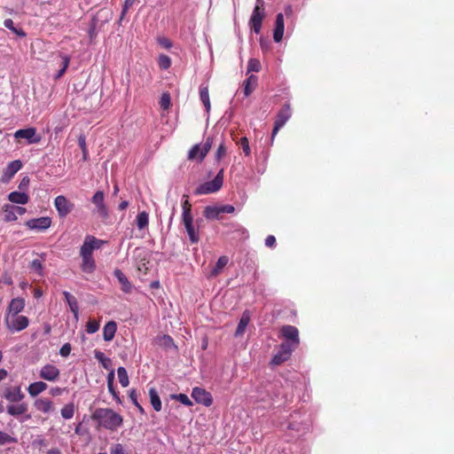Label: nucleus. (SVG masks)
<instances>
[{"label":"nucleus","instance_id":"nucleus-11","mask_svg":"<svg viewBox=\"0 0 454 454\" xmlns=\"http://www.w3.org/2000/svg\"><path fill=\"white\" fill-rule=\"evenodd\" d=\"M101 240L95 239L94 237L88 236L86 237L83 245L81 247V255L82 256H92V252L94 249L99 248Z\"/></svg>","mask_w":454,"mask_h":454},{"label":"nucleus","instance_id":"nucleus-47","mask_svg":"<svg viewBox=\"0 0 454 454\" xmlns=\"http://www.w3.org/2000/svg\"><path fill=\"white\" fill-rule=\"evenodd\" d=\"M226 152H227V148H226L224 143L221 142V144L219 145V146L217 148L216 153H215L216 160H222L225 156Z\"/></svg>","mask_w":454,"mask_h":454},{"label":"nucleus","instance_id":"nucleus-62","mask_svg":"<svg viewBox=\"0 0 454 454\" xmlns=\"http://www.w3.org/2000/svg\"><path fill=\"white\" fill-rule=\"evenodd\" d=\"M276 243V239L273 235H269L265 239V245L269 247H274Z\"/></svg>","mask_w":454,"mask_h":454},{"label":"nucleus","instance_id":"nucleus-59","mask_svg":"<svg viewBox=\"0 0 454 454\" xmlns=\"http://www.w3.org/2000/svg\"><path fill=\"white\" fill-rule=\"evenodd\" d=\"M15 137H24L28 139V129H19L15 132Z\"/></svg>","mask_w":454,"mask_h":454},{"label":"nucleus","instance_id":"nucleus-56","mask_svg":"<svg viewBox=\"0 0 454 454\" xmlns=\"http://www.w3.org/2000/svg\"><path fill=\"white\" fill-rule=\"evenodd\" d=\"M137 2V0H125L124 5H123V9H122V12H121V18L125 15L126 12L130 7H132Z\"/></svg>","mask_w":454,"mask_h":454},{"label":"nucleus","instance_id":"nucleus-38","mask_svg":"<svg viewBox=\"0 0 454 454\" xmlns=\"http://www.w3.org/2000/svg\"><path fill=\"white\" fill-rule=\"evenodd\" d=\"M43 259L42 257L35 258L30 262V271L34 270L39 276H43Z\"/></svg>","mask_w":454,"mask_h":454},{"label":"nucleus","instance_id":"nucleus-33","mask_svg":"<svg viewBox=\"0 0 454 454\" xmlns=\"http://www.w3.org/2000/svg\"><path fill=\"white\" fill-rule=\"evenodd\" d=\"M200 97L207 111L210 109L209 93L207 86L200 87Z\"/></svg>","mask_w":454,"mask_h":454},{"label":"nucleus","instance_id":"nucleus-13","mask_svg":"<svg viewBox=\"0 0 454 454\" xmlns=\"http://www.w3.org/2000/svg\"><path fill=\"white\" fill-rule=\"evenodd\" d=\"M3 396L10 403H19L24 399L25 395L21 392L20 387H5Z\"/></svg>","mask_w":454,"mask_h":454},{"label":"nucleus","instance_id":"nucleus-10","mask_svg":"<svg viewBox=\"0 0 454 454\" xmlns=\"http://www.w3.org/2000/svg\"><path fill=\"white\" fill-rule=\"evenodd\" d=\"M26 211V207L19 205L7 204L3 207V212L4 214V218L7 222L16 220L18 218V215H24Z\"/></svg>","mask_w":454,"mask_h":454},{"label":"nucleus","instance_id":"nucleus-45","mask_svg":"<svg viewBox=\"0 0 454 454\" xmlns=\"http://www.w3.org/2000/svg\"><path fill=\"white\" fill-rule=\"evenodd\" d=\"M99 329V323L95 320H90L87 323L86 330L88 333H94Z\"/></svg>","mask_w":454,"mask_h":454},{"label":"nucleus","instance_id":"nucleus-35","mask_svg":"<svg viewBox=\"0 0 454 454\" xmlns=\"http://www.w3.org/2000/svg\"><path fill=\"white\" fill-rule=\"evenodd\" d=\"M47 388V384L38 381L30 384V395H37Z\"/></svg>","mask_w":454,"mask_h":454},{"label":"nucleus","instance_id":"nucleus-12","mask_svg":"<svg viewBox=\"0 0 454 454\" xmlns=\"http://www.w3.org/2000/svg\"><path fill=\"white\" fill-rule=\"evenodd\" d=\"M192 397L198 403H201L205 406H210L213 403L211 395L203 388L194 387L192 392Z\"/></svg>","mask_w":454,"mask_h":454},{"label":"nucleus","instance_id":"nucleus-41","mask_svg":"<svg viewBox=\"0 0 454 454\" xmlns=\"http://www.w3.org/2000/svg\"><path fill=\"white\" fill-rule=\"evenodd\" d=\"M158 64L161 69L166 70L170 67L171 59L168 56L161 54L159 57Z\"/></svg>","mask_w":454,"mask_h":454},{"label":"nucleus","instance_id":"nucleus-60","mask_svg":"<svg viewBox=\"0 0 454 454\" xmlns=\"http://www.w3.org/2000/svg\"><path fill=\"white\" fill-rule=\"evenodd\" d=\"M182 209L183 210H192V205L189 202L187 195L183 196Z\"/></svg>","mask_w":454,"mask_h":454},{"label":"nucleus","instance_id":"nucleus-26","mask_svg":"<svg viewBox=\"0 0 454 454\" xmlns=\"http://www.w3.org/2000/svg\"><path fill=\"white\" fill-rule=\"evenodd\" d=\"M8 198L11 202L15 204L24 205L28 201V196L24 192H12Z\"/></svg>","mask_w":454,"mask_h":454},{"label":"nucleus","instance_id":"nucleus-42","mask_svg":"<svg viewBox=\"0 0 454 454\" xmlns=\"http://www.w3.org/2000/svg\"><path fill=\"white\" fill-rule=\"evenodd\" d=\"M260 69V61L256 59H250L247 64V72H259Z\"/></svg>","mask_w":454,"mask_h":454},{"label":"nucleus","instance_id":"nucleus-8","mask_svg":"<svg viewBox=\"0 0 454 454\" xmlns=\"http://www.w3.org/2000/svg\"><path fill=\"white\" fill-rule=\"evenodd\" d=\"M54 204L61 217L67 216L74 207V205L63 195L56 197Z\"/></svg>","mask_w":454,"mask_h":454},{"label":"nucleus","instance_id":"nucleus-34","mask_svg":"<svg viewBox=\"0 0 454 454\" xmlns=\"http://www.w3.org/2000/svg\"><path fill=\"white\" fill-rule=\"evenodd\" d=\"M82 269L84 272H92L95 269V262L92 256H82Z\"/></svg>","mask_w":454,"mask_h":454},{"label":"nucleus","instance_id":"nucleus-37","mask_svg":"<svg viewBox=\"0 0 454 454\" xmlns=\"http://www.w3.org/2000/svg\"><path fill=\"white\" fill-rule=\"evenodd\" d=\"M149 223L148 214L145 211L139 213L137 216V225L139 230L145 229Z\"/></svg>","mask_w":454,"mask_h":454},{"label":"nucleus","instance_id":"nucleus-24","mask_svg":"<svg viewBox=\"0 0 454 454\" xmlns=\"http://www.w3.org/2000/svg\"><path fill=\"white\" fill-rule=\"evenodd\" d=\"M203 214L207 219H218L223 213L221 206H207L205 207Z\"/></svg>","mask_w":454,"mask_h":454},{"label":"nucleus","instance_id":"nucleus-54","mask_svg":"<svg viewBox=\"0 0 454 454\" xmlns=\"http://www.w3.org/2000/svg\"><path fill=\"white\" fill-rule=\"evenodd\" d=\"M4 26L9 28V29H12L13 30L16 34L20 35H22V36H25L26 34L24 32H20L19 30H17L14 27H13V21L10 19L8 20H4Z\"/></svg>","mask_w":454,"mask_h":454},{"label":"nucleus","instance_id":"nucleus-5","mask_svg":"<svg viewBox=\"0 0 454 454\" xmlns=\"http://www.w3.org/2000/svg\"><path fill=\"white\" fill-rule=\"evenodd\" d=\"M5 325L11 332H20L25 329L28 325V320L24 316L6 314Z\"/></svg>","mask_w":454,"mask_h":454},{"label":"nucleus","instance_id":"nucleus-43","mask_svg":"<svg viewBox=\"0 0 454 454\" xmlns=\"http://www.w3.org/2000/svg\"><path fill=\"white\" fill-rule=\"evenodd\" d=\"M171 398L179 401L181 403L186 406L192 405V403L190 400V398L184 394L171 395Z\"/></svg>","mask_w":454,"mask_h":454},{"label":"nucleus","instance_id":"nucleus-29","mask_svg":"<svg viewBox=\"0 0 454 454\" xmlns=\"http://www.w3.org/2000/svg\"><path fill=\"white\" fill-rule=\"evenodd\" d=\"M229 259L227 256L223 255L218 258L215 266L210 272L211 277H216L222 270L227 265Z\"/></svg>","mask_w":454,"mask_h":454},{"label":"nucleus","instance_id":"nucleus-16","mask_svg":"<svg viewBox=\"0 0 454 454\" xmlns=\"http://www.w3.org/2000/svg\"><path fill=\"white\" fill-rule=\"evenodd\" d=\"M59 376V370L52 364H46L40 371V377L49 381L56 380Z\"/></svg>","mask_w":454,"mask_h":454},{"label":"nucleus","instance_id":"nucleus-53","mask_svg":"<svg viewBox=\"0 0 454 454\" xmlns=\"http://www.w3.org/2000/svg\"><path fill=\"white\" fill-rule=\"evenodd\" d=\"M68 64H69V58L65 56L62 58V67L61 69L59 71L56 78H59L60 76L63 75V74L66 72L67 67H68Z\"/></svg>","mask_w":454,"mask_h":454},{"label":"nucleus","instance_id":"nucleus-55","mask_svg":"<svg viewBox=\"0 0 454 454\" xmlns=\"http://www.w3.org/2000/svg\"><path fill=\"white\" fill-rule=\"evenodd\" d=\"M70 352H71V345L69 343L64 344L59 350V354L63 357L68 356Z\"/></svg>","mask_w":454,"mask_h":454},{"label":"nucleus","instance_id":"nucleus-18","mask_svg":"<svg viewBox=\"0 0 454 454\" xmlns=\"http://www.w3.org/2000/svg\"><path fill=\"white\" fill-rule=\"evenodd\" d=\"M285 22L284 15L278 13L276 17L275 28L273 31V38L276 43H279L284 35Z\"/></svg>","mask_w":454,"mask_h":454},{"label":"nucleus","instance_id":"nucleus-48","mask_svg":"<svg viewBox=\"0 0 454 454\" xmlns=\"http://www.w3.org/2000/svg\"><path fill=\"white\" fill-rule=\"evenodd\" d=\"M114 372L111 371L107 376V387H108L109 392L111 394H113L114 395H115V391L114 388Z\"/></svg>","mask_w":454,"mask_h":454},{"label":"nucleus","instance_id":"nucleus-32","mask_svg":"<svg viewBox=\"0 0 454 454\" xmlns=\"http://www.w3.org/2000/svg\"><path fill=\"white\" fill-rule=\"evenodd\" d=\"M156 343L165 348H176L173 339L169 335L159 336L156 339Z\"/></svg>","mask_w":454,"mask_h":454},{"label":"nucleus","instance_id":"nucleus-40","mask_svg":"<svg viewBox=\"0 0 454 454\" xmlns=\"http://www.w3.org/2000/svg\"><path fill=\"white\" fill-rule=\"evenodd\" d=\"M95 358L106 368L108 369L111 364L110 358L106 357L101 351H95Z\"/></svg>","mask_w":454,"mask_h":454},{"label":"nucleus","instance_id":"nucleus-50","mask_svg":"<svg viewBox=\"0 0 454 454\" xmlns=\"http://www.w3.org/2000/svg\"><path fill=\"white\" fill-rule=\"evenodd\" d=\"M110 454H126V452L124 447L121 443H115L111 446Z\"/></svg>","mask_w":454,"mask_h":454},{"label":"nucleus","instance_id":"nucleus-14","mask_svg":"<svg viewBox=\"0 0 454 454\" xmlns=\"http://www.w3.org/2000/svg\"><path fill=\"white\" fill-rule=\"evenodd\" d=\"M22 162L19 160L10 162L4 170V174L1 177V181L8 183L13 176L21 168Z\"/></svg>","mask_w":454,"mask_h":454},{"label":"nucleus","instance_id":"nucleus-27","mask_svg":"<svg viewBox=\"0 0 454 454\" xmlns=\"http://www.w3.org/2000/svg\"><path fill=\"white\" fill-rule=\"evenodd\" d=\"M257 85V77L254 74H251L247 77L245 82L244 93L245 96H249L255 89Z\"/></svg>","mask_w":454,"mask_h":454},{"label":"nucleus","instance_id":"nucleus-46","mask_svg":"<svg viewBox=\"0 0 454 454\" xmlns=\"http://www.w3.org/2000/svg\"><path fill=\"white\" fill-rule=\"evenodd\" d=\"M170 96L168 93H164L160 100V106L162 109L167 110L170 106Z\"/></svg>","mask_w":454,"mask_h":454},{"label":"nucleus","instance_id":"nucleus-63","mask_svg":"<svg viewBox=\"0 0 454 454\" xmlns=\"http://www.w3.org/2000/svg\"><path fill=\"white\" fill-rule=\"evenodd\" d=\"M79 146L82 149L84 158L86 157V142L85 137L81 136L78 140Z\"/></svg>","mask_w":454,"mask_h":454},{"label":"nucleus","instance_id":"nucleus-28","mask_svg":"<svg viewBox=\"0 0 454 454\" xmlns=\"http://www.w3.org/2000/svg\"><path fill=\"white\" fill-rule=\"evenodd\" d=\"M34 405L38 411L47 413L51 411L52 403L49 399L40 398L35 402Z\"/></svg>","mask_w":454,"mask_h":454},{"label":"nucleus","instance_id":"nucleus-39","mask_svg":"<svg viewBox=\"0 0 454 454\" xmlns=\"http://www.w3.org/2000/svg\"><path fill=\"white\" fill-rule=\"evenodd\" d=\"M74 414V406L73 403L66 404L61 409V416L66 419H69L73 418Z\"/></svg>","mask_w":454,"mask_h":454},{"label":"nucleus","instance_id":"nucleus-22","mask_svg":"<svg viewBox=\"0 0 454 454\" xmlns=\"http://www.w3.org/2000/svg\"><path fill=\"white\" fill-rule=\"evenodd\" d=\"M65 300L67 302L70 310L74 313L75 318H78L79 306L76 298L72 295L69 292H63Z\"/></svg>","mask_w":454,"mask_h":454},{"label":"nucleus","instance_id":"nucleus-61","mask_svg":"<svg viewBox=\"0 0 454 454\" xmlns=\"http://www.w3.org/2000/svg\"><path fill=\"white\" fill-rule=\"evenodd\" d=\"M221 210L223 214H231L235 211V208L231 205H223L221 206Z\"/></svg>","mask_w":454,"mask_h":454},{"label":"nucleus","instance_id":"nucleus-36","mask_svg":"<svg viewBox=\"0 0 454 454\" xmlns=\"http://www.w3.org/2000/svg\"><path fill=\"white\" fill-rule=\"evenodd\" d=\"M117 375H118L120 384L123 387H128L129 380V376H128V372H127L126 369L124 367H119L117 369Z\"/></svg>","mask_w":454,"mask_h":454},{"label":"nucleus","instance_id":"nucleus-30","mask_svg":"<svg viewBox=\"0 0 454 454\" xmlns=\"http://www.w3.org/2000/svg\"><path fill=\"white\" fill-rule=\"evenodd\" d=\"M27 411L26 403L11 404L7 407V411L12 416H19L25 413Z\"/></svg>","mask_w":454,"mask_h":454},{"label":"nucleus","instance_id":"nucleus-64","mask_svg":"<svg viewBox=\"0 0 454 454\" xmlns=\"http://www.w3.org/2000/svg\"><path fill=\"white\" fill-rule=\"evenodd\" d=\"M34 297L35 299H39L43 296V290L41 288V287H36L34 289Z\"/></svg>","mask_w":454,"mask_h":454},{"label":"nucleus","instance_id":"nucleus-3","mask_svg":"<svg viewBox=\"0 0 454 454\" xmlns=\"http://www.w3.org/2000/svg\"><path fill=\"white\" fill-rule=\"evenodd\" d=\"M265 16L266 13L263 0H256L255 6L249 20V24L255 34H259L261 32L262 20Z\"/></svg>","mask_w":454,"mask_h":454},{"label":"nucleus","instance_id":"nucleus-15","mask_svg":"<svg viewBox=\"0 0 454 454\" xmlns=\"http://www.w3.org/2000/svg\"><path fill=\"white\" fill-rule=\"evenodd\" d=\"M51 224V218L48 216L38 217L30 219V231L37 232L43 231L50 228Z\"/></svg>","mask_w":454,"mask_h":454},{"label":"nucleus","instance_id":"nucleus-1","mask_svg":"<svg viewBox=\"0 0 454 454\" xmlns=\"http://www.w3.org/2000/svg\"><path fill=\"white\" fill-rule=\"evenodd\" d=\"M91 419L97 420L98 426L110 431H116L123 424V418L109 408L96 409Z\"/></svg>","mask_w":454,"mask_h":454},{"label":"nucleus","instance_id":"nucleus-17","mask_svg":"<svg viewBox=\"0 0 454 454\" xmlns=\"http://www.w3.org/2000/svg\"><path fill=\"white\" fill-rule=\"evenodd\" d=\"M104 192L102 191H98L92 197V203L97 207L98 213L103 216H107V209L104 203Z\"/></svg>","mask_w":454,"mask_h":454},{"label":"nucleus","instance_id":"nucleus-20","mask_svg":"<svg viewBox=\"0 0 454 454\" xmlns=\"http://www.w3.org/2000/svg\"><path fill=\"white\" fill-rule=\"evenodd\" d=\"M117 325L114 321L106 323L103 328V338L106 341H111L115 335Z\"/></svg>","mask_w":454,"mask_h":454},{"label":"nucleus","instance_id":"nucleus-4","mask_svg":"<svg viewBox=\"0 0 454 454\" xmlns=\"http://www.w3.org/2000/svg\"><path fill=\"white\" fill-rule=\"evenodd\" d=\"M213 143V138L208 137H207L205 143L201 145L200 144L194 145L188 153L189 160H196L198 159L200 161H202L207 153L209 152Z\"/></svg>","mask_w":454,"mask_h":454},{"label":"nucleus","instance_id":"nucleus-7","mask_svg":"<svg viewBox=\"0 0 454 454\" xmlns=\"http://www.w3.org/2000/svg\"><path fill=\"white\" fill-rule=\"evenodd\" d=\"M295 348L296 347L292 346V344L283 342L280 345L278 351L273 356L271 364L274 365H279L288 360L292 352Z\"/></svg>","mask_w":454,"mask_h":454},{"label":"nucleus","instance_id":"nucleus-2","mask_svg":"<svg viewBox=\"0 0 454 454\" xmlns=\"http://www.w3.org/2000/svg\"><path fill=\"white\" fill-rule=\"evenodd\" d=\"M223 183V168H222L216 175V176L210 182H206L198 186L194 192L196 195H204L214 193L219 191Z\"/></svg>","mask_w":454,"mask_h":454},{"label":"nucleus","instance_id":"nucleus-25","mask_svg":"<svg viewBox=\"0 0 454 454\" xmlns=\"http://www.w3.org/2000/svg\"><path fill=\"white\" fill-rule=\"evenodd\" d=\"M149 397H150V403L156 411H160L161 410V401L158 395V392L155 388L151 387L149 389Z\"/></svg>","mask_w":454,"mask_h":454},{"label":"nucleus","instance_id":"nucleus-9","mask_svg":"<svg viewBox=\"0 0 454 454\" xmlns=\"http://www.w3.org/2000/svg\"><path fill=\"white\" fill-rule=\"evenodd\" d=\"M281 334L286 340L285 343L292 344L294 347H298L300 340H299V332L295 326L293 325H284L281 328Z\"/></svg>","mask_w":454,"mask_h":454},{"label":"nucleus","instance_id":"nucleus-57","mask_svg":"<svg viewBox=\"0 0 454 454\" xmlns=\"http://www.w3.org/2000/svg\"><path fill=\"white\" fill-rule=\"evenodd\" d=\"M33 445L41 449L42 447L47 446V442L44 438L37 437L35 440H34Z\"/></svg>","mask_w":454,"mask_h":454},{"label":"nucleus","instance_id":"nucleus-31","mask_svg":"<svg viewBox=\"0 0 454 454\" xmlns=\"http://www.w3.org/2000/svg\"><path fill=\"white\" fill-rule=\"evenodd\" d=\"M187 234L189 236L190 241L193 244L198 243L200 240V235L198 230H196L192 223L184 224Z\"/></svg>","mask_w":454,"mask_h":454},{"label":"nucleus","instance_id":"nucleus-21","mask_svg":"<svg viewBox=\"0 0 454 454\" xmlns=\"http://www.w3.org/2000/svg\"><path fill=\"white\" fill-rule=\"evenodd\" d=\"M25 307V300L15 298L12 299L6 314H12V315H19V313L24 309Z\"/></svg>","mask_w":454,"mask_h":454},{"label":"nucleus","instance_id":"nucleus-19","mask_svg":"<svg viewBox=\"0 0 454 454\" xmlns=\"http://www.w3.org/2000/svg\"><path fill=\"white\" fill-rule=\"evenodd\" d=\"M250 319H251L250 312L248 310H245L241 316V318H240L238 327L236 329V332H235L236 337L240 336L244 333L247 325L250 322Z\"/></svg>","mask_w":454,"mask_h":454},{"label":"nucleus","instance_id":"nucleus-49","mask_svg":"<svg viewBox=\"0 0 454 454\" xmlns=\"http://www.w3.org/2000/svg\"><path fill=\"white\" fill-rule=\"evenodd\" d=\"M182 221L184 224H189L193 223V218L192 215V210H183L182 213Z\"/></svg>","mask_w":454,"mask_h":454},{"label":"nucleus","instance_id":"nucleus-6","mask_svg":"<svg viewBox=\"0 0 454 454\" xmlns=\"http://www.w3.org/2000/svg\"><path fill=\"white\" fill-rule=\"evenodd\" d=\"M292 115L291 108L289 104L284 105V106L279 110L276 121L274 123V129L272 130V139L277 135L278 130L286 124V122L290 119Z\"/></svg>","mask_w":454,"mask_h":454},{"label":"nucleus","instance_id":"nucleus-23","mask_svg":"<svg viewBox=\"0 0 454 454\" xmlns=\"http://www.w3.org/2000/svg\"><path fill=\"white\" fill-rule=\"evenodd\" d=\"M114 274L121 284L122 291L125 293H129L131 290V284L128 280L127 277L122 273V271L121 270H115Z\"/></svg>","mask_w":454,"mask_h":454},{"label":"nucleus","instance_id":"nucleus-51","mask_svg":"<svg viewBox=\"0 0 454 454\" xmlns=\"http://www.w3.org/2000/svg\"><path fill=\"white\" fill-rule=\"evenodd\" d=\"M14 442V439L4 432L0 431V445Z\"/></svg>","mask_w":454,"mask_h":454},{"label":"nucleus","instance_id":"nucleus-58","mask_svg":"<svg viewBox=\"0 0 454 454\" xmlns=\"http://www.w3.org/2000/svg\"><path fill=\"white\" fill-rule=\"evenodd\" d=\"M40 139V136L35 134V129L34 128H30V144L37 143Z\"/></svg>","mask_w":454,"mask_h":454},{"label":"nucleus","instance_id":"nucleus-52","mask_svg":"<svg viewBox=\"0 0 454 454\" xmlns=\"http://www.w3.org/2000/svg\"><path fill=\"white\" fill-rule=\"evenodd\" d=\"M129 398L131 399V401L133 402V403L136 405V407L138 409V411L141 412V413H145V410L144 408L139 404L137 399V394H136V391L135 390H132L130 393H129Z\"/></svg>","mask_w":454,"mask_h":454},{"label":"nucleus","instance_id":"nucleus-44","mask_svg":"<svg viewBox=\"0 0 454 454\" xmlns=\"http://www.w3.org/2000/svg\"><path fill=\"white\" fill-rule=\"evenodd\" d=\"M237 144L242 148L243 152L247 156L250 154V147L248 139L246 137H242Z\"/></svg>","mask_w":454,"mask_h":454}]
</instances>
